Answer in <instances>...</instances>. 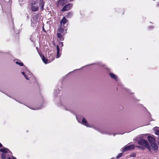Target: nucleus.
Returning <instances> with one entry per match:
<instances>
[{"label": "nucleus", "mask_w": 159, "mask_h": 159, "mask_svg": "<svg viewBox=\"0 0 159 159\" xmlns=\"http://www.w3.org/2000/svg\"><path fill=\"white\" fill-rule=\"evenodd\" d=\"M150 144L151 147V150L152 149L153 150H156L158 149V147L157 144L155 143V141L154 143H150Z\"/></svg>", "instance_id": "nucleus-7"}, {"label": "nucleus", "mask_w": 159, "mask_h": 159, "mask_svg": "<svg viewBox=\"0 0 159 159\" xmlns=\"http://www.w3.org/2000/svg\"><path fill=\"white\" fill-rule=\"evenodd\" d=\"M155 134L156 135H159V130L156 129H155Z\"/></svg>", "instance_id": "nucleus-19"}, {"label": "nucleus", "mask_w": 159, "mask_h": 159, "mask_svg": "<svg viewBox=\"0 0 159 159\" xmlns=\"http://www.w3.org/2000/svg\"><path fill=\"white\" fill-rule=\"evenodd\" d=\"M12 159H16L15 157H12Z\"/></svg>", "instance_id": "nucleus-24"}, {"label": "nucleus", "mask_w": 159, "mask_h": 159, "mask_svg": "<svg viewBox=\"0 0 159 159\" xmlns=\"http://www.w3.org/2000/svg\"><path fill=\"white\" fill-rule=\"evenodd\" d=\"M72 4L69 3L65 5L62 9V11H65L69 10L72 7Z\"/></svg>", "instance_id": "nucleus-6"}, {"label": "nucleus", "mask_w": 159, "mask_h": 159, "mask_svg": "<svg viewBox=\"0 0 159 159\" xmlns=\"http://www.w3.org/2000/svg\"><path fill=\"white\" fill-rule=\"evenodd\" d=\"M0 151L1 152H3V153H7L9 151V150L6 148H2L0 149Z\"/></svg>", "instance_id": "nucleus-13"}, {"label": "nucleus", "mask_w": 159, "mask_h": 159, "mask_svg": "<svg viewBox=\"0 0 159 159\" xmlns=\"http://www.w3.org/2000/svg\"><path fill=\"white\" fill-rule=\"evenodd\" d=\"M16 63L18 65L20 66H23V64L20 61H16Z\"/></svg>", "instance_id": "nucleus-17"}, {"label": "nucleus", "mask_w": 159, "mask_h": 159, "mask_svg": "<svg viewBox=\"0 0 159 159\" xmlns=\"http://www.w3.org/2000/svg\"><path fill=\"white\" fill-rule=\"evenodd\" d=\"M42 60L44 63L45 64L47 63V61H48V60L47 59L45 58L44 57H43L42 58Z\"/></svg>", "instance_id": "nucleus-18"}, {"label": "nucleus", "mask_w": 159, "mask_h": 159, "mask_svg": "<svg viewBox=\"0 0 159 159\" xmlns=\"http://www.w3.org/2000/svg\"><path fill=\"white\" fill-rule=\"evenodd\" d=\"M130 157H135L136 156V154L134 153H133L132 154H131L129 155Z\"/></svg>", "instance_id": "nucleus-22"}, {"label": "nucleus", "mask_w": 159, "mask_h": 159, "mask_svg": "<svg viewBox=\"0 0 159 159\" xmlns=\"http://www.w3.org/2000/svg\"><path fill=\"white\" fill-rule=\"evenodd\" d=\"M63 45V44H62H62H61V46H62Z\"/></svg>", "instance_id": "nucleus-30"}, {"label": "nucleus", "mask_w": 159, "mask_h": 159, "mask_svg": "<svg viewBox=\"0 0 159 159\" xmlns=\"http://www.w3.org/2000/svg\"><path fill=\"white\" fill-rule=\"evenodd\" d=\"M66 0H59L58 3L59 5H63L66 3Z\"/></svg>", "instance_id": "nucleus-10"}, {"label": "nucleus", "mask_w": 159, "mask_h": 159, "mask_svg": "<svg viewBox=\"0 0 159 159\" xmlns=\"http://www.w3.org/2000/svg\"><path fill=\"white\" fill-rule=\"evenodd\" d=\"M137 147H138V148H139V147H139V146H137Z\"/></svg>", "instance_id": "nucleus-29"}, {"label": "nucleus", "mask_w": 159, "mask_h": 159, "mask_svg": "<svg viewBox=\"0 0 159 159\" xmlns=\"http://www.w3.org/2000/svg\"><path fill=\"white\" fill-rule=\"evenodd\" d=\"M44 6V2L43 1H41L39 3V6L41 7V8L42 10L43 9V7Z\"/></svg>", "instance_id": "nucleus-14"}, {"label": "nucleus", "mask_w": 159, "mask_h": 159, "mask_svg": "<svg viewBox=\"0 0 159 159\" xmlns=\"http://www.w3.org/2000/svg\"><path fill=\"white\" fill-rule=\"evenodd\" d=\"M39 109V108H35V109H33L34 110H37V109Z\"/></svg>", "instance_id": "nucleus-26"}, {"label": "nucleus", "mask_w": 159, "mask_h": 159, "mask_svg": "<svg viewBox=\"0 0 159 159\" xmlns=\"http://www.w3.org/2000/svg\"><path fill=\"white\" fill-rule=\"evenodd\" d=\"M134 148V145L133 144L131 145H127L125 146L122 149V151L124 152L133 149Z\"/></svg>", "instance_id": "nucleus-4"}, {"label": "nucleus", "mask_w": 159, "mask_h": 159, "mask_svg": "<svg viewBox=\"0 0 159 159\" xmlns=\"http://www.w3.org/2000/svg\"><path fill=\"white\" fill-rule=\"evenodd\" d=\"M72 15V14L70 12H69L68 13L67 15H66V16L67 17H70V16Z\"/></svg>", "instance_id": "nucleus-20"}, {"label": "nucleus", "mask_w": 159, "mask_h": 159, "mask_svg": "<svg viewBox=\"0 0 159 159\" xmlns=\"http://www.w3.org/2000/svg\"><path fill=\"white\" fill-rule=\"evenodd\" d=\"M111 159H113V158H111Z\"/></svg>", "instance_id": "nucleus-31"}, {"label": "nucleus", "mask_w": 159, "mask_h": 159, "mask_svg": "<svg viewBox=\"0 0 159 159\" xmlns=\"http://www.w3.org/2000/svg\"><path fill=\"white\" fill-rule=\"evenodd\" d=\"M2 158H4L5 157V155L3 154H2Z\"/></svg>", "instance_id": "nucleus-23"}, {"label": "nucleus", "mask_w": 159, "mask_h": 159, "mask_svg": "<svg viewBox=\"0 0 159 159\" xmlns=\"http://www.w3.org/2000/svg\"><path fill=\"white\" fill-rule=\"evenodd\" d=\"M77 120L79 122H80V123L82 124V125L86 126L87 127H93V125L90 124H89L87 122L86 120L84 118H83L81 122L78 120V118L77 117Z\"/></svg>", "instance_id": "nucleus-2"}, {"label": "nucleus", "mask_w": 159, "mask_h": 159, "mask_svg": "<svg viewBox=\"0 0 159 159\" xmlns=\"http://www.w3.org/2000/svg\"><path fill=\"white\" fill-rule=\"evenodd\" d=\"M67 21V20L66 19V18L63 17L60 22V25L61 26H63L65 27V25L67 26L68 24Z\"/></svg>", "instance_id": "nucleus-5"}, {"label": "nucleus", "mask_w": 159, "mask_h": 159, "mask_svg": "<svg viewBox=\"0 0 159 159\" xmlns=\"http://www.w3.org/2000/svg\"><path fill=\"white\" fill-rule=\"evenodd\" d=\"M110 76L112 78L115 79L116 80H117V76L114 74L111 73L110 74Z\"/></svg>", "instance_id": "nucleus-11"}, {"label": "nucleus", "mask_w": 159, "mask_h": 159, "mask_svg": "<svg viewBox=\"0 0 159 159\" xmlns=\"http://www.w3.org/2000/svg\"><path fill=\"white\" fill-rule=\"evenodd\" d=\"M64 26L61 25L58 29V32L62 34L63 35H64L66 33V30H67V28L66 26L63 27Z\"/></svg>", "instance_id": "nucleus-3"}, {"label": "nucleus", "mask_w": 159, "mask_h": 159, "mask_svg": "<svg viewBox=\"0 0 159 159\" xmlns=\"http://www.w3.org/2000/svg\"><path fill=\"white\" fill-rule=\"evenodd\" d=\"M27 73L26 72H22V74L24 75V76H25V78L27 80H29L30 79H29V77L27 75H26L25 74V73Z\"/></svg>", "instance_id": "nucleus-16"}, {"label": "nucleus", "mask_w": 159, "mask_h": 159, "mask_svg": "<svg viewBox=\"0 0 159 159\" xmlns=\"http://www.w3.org/2000/svg\"><path fill=\"white\" fill-rule=\"evenodd\" d=\"M7 159H11L10 157H9Z\"/></svg>", "instance_id": "nucleus-27"}, {"label": "nucleus", "mask_w": 159, "mask_h": 159, "mask_svg": "<svg viewBox=\"0 0 159 159\" xmlns=\"http://www.w3.org/2000/svg\"><path fill=\"white\" fill-rule=\"evenodd\" d=\"M138 143L139 145L143 148H147L150 151H151V147L149 146V144L147 140L141 139L138 141Z\"/></svg>", "instance_id": "nucleus-1"}, {"label": "nucleus", "mask_w": 159, "mask_h": 159, "mask_svg": "<svg viewBox=\"0 0 159 159\" xmlns=\"http://www.w3.org/2000/svg\"><path fill=\"white\" fill-rule=\"evenodd\" d=\"M57 58H58L59 57L60 55L59 53V46L58 45L57 46Z\"/></svg>", "instance_id": "nucleus-12"}, {"label": "nucleus", "mask_w": 159, "mask_h": 159, "mask_svg": "<svg viewBox=\"0 0 159 159\" xmlns=\"http://www.w3.org/2000/svg\"><path fill=\"white\" fill-rule=\"evenodd\" d=\"M2 144L0 143V148L2 147Z\"/></svg>", "instance_id": "nucleus-25"}, {"label": "nucleus", "mask_w": 159, "mask_h": 159, "mask_svg": "<svg viewBox=\"0 0 159 159\" xmlns=\"http://www.w3.org/2000/svg\"><path fill=\"white\" fill-rule=\"evenodd\" d=\"M147 138L150 143H154L155 141V139L153 136L148 135L147 137Z\"/></svg>", "instance_id": "nucleus-8"}, {"label": "nucleus", "mask_w": 159, "mask_h": 159, "mask_svg": "<svg viewBox=\"0 0 159 159\" xmlns=\"http://www.w3.org/2000/svg\"><path fill=\"white\" fill-rule=\"evenodd\" d=\"M122 153H120L118 156H116V158H120L122 156Z\"/></svg>", "instance_id": "nucleus-21"}, {"label": "nucleus", "mask_w": 159, "mask_h": 159, "mask_svg": "<svg viewBox=\"0 0 159 159\" xmlns=\"http://www.w3.org/2000/svg\"><path fill=\"white\" fill-rule=\"evenodd\" d=\"M31 73H29V75H31Z\"/></svg>", "instance_id": "nucleus-28"}, {"label": "nucleus", "mask_w": 159, "mask_h": 159, "mask_svg": "<svg viewBox=\"0 0 159 159\" xmlns=\"http://www.w3.org/2000/svg\"><path fill=\"white\" fill-rule=\"evenodd\" d=\"M35 4V2L33 3L32 5L31 9L32 11L34 12L38 10L39 7L37 6H33V5Z\"/></svg>", "instance_id": "nucleus-9"}, {"label": "nucleus", "mask_w": 159, "mask_h": 159, "mask_svg": "<svg viewBox=\"0 0 159 159\" xmlns=\"http://www.w3.org/2000/svg\"><path fill=\"white\" fill-rule=\"evenodd\" d=\"M62 34L58 32L57 33V37L61 39V40H62L63 39L62 38Z\"/></svg>", "instance_id": "nucleus-15"}]
</instances>
